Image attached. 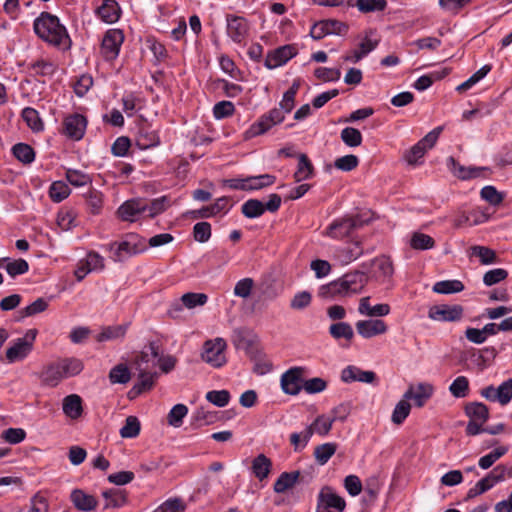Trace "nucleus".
<instances>
[{
  "instance_id": "f257e3e1",
  "label": "nucleus",
  "mask_w": 512,
  "mask_h": 512,
  "mask_svg": "<svg viewBox=\"0 0 512 512\" xmlns=\"http://www.w3.org/2000/svg\"><path fill=\"white\" fill-rule=\"evenodd\" d=\"M369 277L365 272L353 271L319 287L317 296L325 301L352 297L360 294L367 285Z\"/></svg>"
},
{
  "instance_id": "f03ea898",
  "label": "nucleus",
  "mask_w": 512,
  "mask_h": 512,
  "mask_svg": "<svg viewBox=\"0 0 512 512\" xmlns=\"http://www.w3.org/2000/svg\"><path fill=\"white\" fill-rule=\"evenodd\" d=\"M33 29L35 34L48 44L63 50L71 48V38L57 16L49 12H42L34 20Z\"/></svg>"
},
{
  "instance_id": "7ed1b4c3",
  "label": "nucleus",
  "mask_w": 512,
  "mask_h": 512,
  "mask_svg": "<svg viewBox=\"0 0 512 512\" xmlns=\"http://www.w3.org/2000/svg\"><path fill=\"white\" fill-rule=\"evenodd\" d=\"M147 249L145 238L136 233H128L120 241L107 245L111 253L110 258L114 262H124L132 256L140 254Z\"/></svg>"
},
{
  "instance_id": "20e7f679",
  "label": "nucleus",
  "mask_w": 512,
  "mask_h": 512,
  "mask_svg": "<svg viewBox=\"0 0 512 512\" xmlns=\"http://www.w3.org/2000/svg\"><path fill=\"white\" fill-rule=\"evenodd\" d=\"M282 199L278 194H270L266 203L258 199H249L241 206L242 214L249 219L258 218L262 216L265 211L276 212L281 206Z\"/></svg>"
},
{
  "instance_id": "39448f33",
  "label": "nucleus",
  "mask_w": 512,
  "mask_h": 512,
  "mask_svg": "<svg viewBox=\"0 0 512 512\" xmlns=\"http://www.w3.org/2000/svg\"><path fill=\"white\" fill-rule=\"evenodd\" d=\"M285 112L281 108H273L268 113L262 115L255 123H253L244 133L245 139H251L262 135L270 130L273 126L283 122Z\"/></svg>"
},
{
  "instance_id": "423d86ee",
  "label": "nucleus",
  "mask_w": 512,
  "mask_h": 512,
  "mask_svg": "<svg viewBox=\"0 0 512 512\" xmlns=\"http://www.w3.org/2000/svg\"><path fill=\"white\" fill-rule=\"evenodd\" d=\"M225 348L226 342L223 338L208 340L204 343L201 358L211 366L219 368L226 363Z\"/></svg>"
},
{
  "instance_id": "0eeeda50",
  "label": "nucleus",
  "mask_w": 512,
  "mask_h": 512,
  "mask_svg": "<svg viewBox=\"0 0 512 512\" xmlns=\"http://www.w3.org/2000/svg\"><path fill=\"white\" fill-rule=\"evenodd\" d=\"M249 32L250 24L246 18L233 14L226 16V33L234 43H244Z\"/></svg>"
},
{
  "instance_id": "6e6552de",
  "label": "nucleus",
  "mask_w": 512,
  "mask_h": 512,
  "mask_svg": "<svg viewBox=\"0 0 512 512\" xmlns=\"http://www.w3.org/2000/svg\"><path fill=\"white\" fill-rule=\"evenodd\" d=\"M361 226V221L357 216H344L335 219L325 231V235L333 239H342Z\"/></svg>"
},
{
  "instance_id": "1a4fd4ad",
  "label": "nucleus",
  "mask_w": 512,
  "mask_h": 512,
  "mask_svg": "<svg viewBox=\"0 0 512 512\" xmlns=\"http://www.w3.org/2000/svg\"><path fill=\"white\" fill-rule=\"evenodd\" d=\"M304 368L295 366L285 371L280 378L282 391L287 395H298L303 389Z\"/></svg>"
},
{
  "instance_id": "9d476101",
  "label": "nucleus",
  "mask_w": 512,
  "mask_h": 512,
  "mask_svg": "<svg viewBox=\"0 0 512 512\" xmlns=\"http://www.w3.org/2000/svg\"><path fill=\"white\" fill-rule=\"evenodd\" d=\"M36 330H29L23 338H18L6 350V358L10 363L24 359L32 350Z\"/></svg>"
},
{
  "instance_id": "9b49d317",
  "label": "nucleus",
  "mask_w": 512,
  "mask_h": 512,
  "mask_svg": "<svg viewBox=\"0 0 512 512\" xmlns=\"http://www.w3.org/2000/svg\"><path fill=\"white\" fill-rule=\"evenodd\" d=\"M480 395L488 401L507 405L512 399V378L502 382L498 387L490 385L482 388Z\"/></svg>"
},
{
  "instance_id": "f8f14e48",
  "label": "nucleus",
  "mask_w": 512,
  "mask_h": 512,
  "mask_svg": "<svg viewBox=\"0 0 512 512\" xmlns=\"http://www.w3.org/2000/svg\"><path fill=\"white\" fill-rule=\"evenodd\" d=\"M464 309L461 305H434L428 311V317L434 321L456 322L462 319Z\"/></svg>"
},
{
  "instance_id": "ddd939ff",
  "label": "nucleus",
  "mask_w": 512,
  "mask_h": 512,
  "mask_svg": "<svg viewBox=\"0 0 512 512\" xmlns=\"http://www.w3.org/2000/svg\"><path fill=\"white\" fill-rule=\"evenodd\" d=\"M124 35L119 29L108 30L102 40L101 51L105 59L114 60L120 51Z\"/></svg>"
},
{
  "instance_id": "4468645a",
  "label": "nucleus",
  "mask_w": 512,
  "mask_h": 512,
  "mask_svg": "<svg viewBox=\"0 0 512 512\" xmlns=\"http://www.w3.org/2000/svg\"><path fill=\"white\" fill-rule=\"evenodd\" d=\"M87 126L86 118L80 114L67 116L63 121V133L72 140H80Z\"/></svg>"
},
{
  "instance_id": "2eb2a0df",
  "label": "nucleus",
  "mask_w": 512,
  "mask_h": 512,
  "mask_svg": "<svg viewBox=\"0 0 512 512\" xmlns=\"http://www.w3.org/2000/svg\"><path fill=\"white\" fill-rule=\"evenodd\" d=\"M317 505L319 508L335 509L337 512H342L346 507V502L333 488L324 486L318 494Z\"/></svg>"
},
{
  "instance_id": "dca6fc26",
  "label": "nucleus",
  "mask_w": 512,
  "mask_h": 512,
  "mask_svg": "<svg viewBox=\"0 0 512 512\" xmlns=\"http://www.w3.org/2000/svg\"><path fill=\"white\" fill-rule=\"evenodd\" d=\"M145 200L136 198L125 201L117 210L118 216L123 221L134 222L146 213Z\"/></svg>"
},
{
  "instance_id": "f3484780",
  "label": "nucleus",
  "mask_w": 512,
  "mask_h": 512,
  "mask_svg": "<svg viewBox=\"0 0 512 512\" xmlns=\"http://www.w3.org/2000/svg\"><path fill=\"white\" fill-rule=\"evenodd\" d=\"M371 266V277L382 283L389 280L394 273L392 260L386 255L374 258L371 261Z\"/></svg>"
},
{
  "instance_id": "a211bd4d",
  "label": "nucleus",
  "mask_w": 512,
  "mask_h": 512,
  "mask_svg": "<svg viewBox=\"0 0 512 512\" xmlns=\"http://www.w3.org/2000/svg\"><path fill=\"white\" fill-rule=\"evenodd\" d=\"M297 54L293 45H284L269 53L265 59V66L269 69L276 68L288 62Z\"/></svg>"
},
{
  "instance_id": "6ab92c4d",
  "label": "nucleus",
  "mask_w": 512,
  "mask_h": 512,
  "mask_svg": "<svg viewBox=\"0 0 512 512\" xmlns=\"http://www.w3.org/2000/svg\"><path fill=\"white\" fill-rule=\"evenodd\" d=\"M434 393V387L429 383H418L417 385H411L404 393V398L413 400L417 407L425 405Z\"/></svg>"
},
{
  "instance_id": "aec40b11",
  "label": "nucleus",
  "mask_w": 512,
  "mask_h": 512,
  "mask_svg": "<svg viewBox=\"0 0 512 512\" xmlns=\"http://www.w3.org/2000/svg\"><path fill=\"white\" fill-rule=\"evenodd\" d=\"M334 419L327 417L325 415L318 416L312 424L307 426L303 431V443L302 446H306L309 442L310 438L314 433L325 436L327 435L333 425Z\"/></svg>"
},
{
  "instance_id": "412c9836",
  "label": "nucleus",
  "mask_w": 512,
  "mask_h": 512,
  "mask_svg": "<svg viewBox=\"0 0 512 512\" xmlns=\"http://www.w3.org/2000/svg\"><path fill=\"white\" fill-rule=\"evenodd\" d=\"M364 253L359 240H355L344 246L338 247L334 252V257L340 264L347 265L358 259Z\"/></svg>"
},
{
  "instance_id": "4be33fe9",
  "label": "nucleus",
  "mask_w": 512,
  "mask_h": 512,
  "mask_svg": "<svg viewBox=\"0 0 512 512\" xmlns=\"http://www.w3.org/2000/svg\"><path fill=\"white\" fill-rule=\"evenodd\" d=\"M136 370L138 371V381L128 393L130 398H134L143 392L152 389L155 378L157 377V373L147 371V367H141L140 364L139 367H136Z\"/></svg>"
},
{
  "instance_id": "5701e85b",
  "label": "nucleus",
  "mask_w": 512,
  "mask_h": 512,
  "mask_svg": "<svg viewBox=\"0 0 512 512\" xmlns=\"http://www.w3.org/2000/svg\"><path fill=\"white\" fill-rule=\"evenodd\" d=\"M356 329L363 338H372L387 332L388 327L381 319L359 320L356 322Z\"/></svg>"
},
{
  "instance_id": "b1692460",
  "label": "nucleus",
  "mask_w": 512,
  "mask_h": 512,
  "mask_svg": "<svg viewBox=\"0 0 512 512\" xmlns=\"http://www.w3.org/2000/svg\"><path fill=\"white\" fill-rule=\"evenodd\" d=\"M341 380L345 383L362 382L373 383L376 380V374L373 371H365L361 368L349 365L341 372Z\"/></svg>"
},
{
  "instance_id": "393cba45",
  "label": "nucleus",
  "mask_w": 512,
  "mask_h": 512,
  "mask_svg": "<svg viewBox=\"0 0 512 512\" xmlns=\"http://www.w3.org/2000/svg\"><path fill=\"white\" fill-rule=\"evenodd\" d=\"M63 413L70 419H79L83 414L82 398L77 394H70L63 399Z\"/></svg>"
},
{
  "instance_id": "a878e982",
  "label": "nucleus",
  "mask_w": 512,
  "mask_h": 512,
  "mask_svg": "<svg viewBox=\"0 0 512 512\" xmlns=\"http://www.w3.org/2000/svg\"><path fill=\"white\" fill-rule=\"evenodd\" d=\"M70 499L80 511H92L98 503L93 495L87 494L81 489H74L71 492Z\"/></svg>"
},
{
  "instance_id": "bb28decb",
  "label": "nucleus",
  "mask_w": 512,
  "mask_h": 512,
  "mask_svg": "<svg viewBox=\"0 0 512 512\" xmlns=\"http://www.w3.org/2000/svg\"><path fill=\"white\" fill-rule=\"evenodd\" d=\"M358 312L369 317H383L390 313V306L385 303L371 306L370 297H363L360 299Z\"/></svg>"
},
{
  "instance_id": "cd10ccee",
  "label": "nucleus",
  "mask_w": 512,
  "mask_h": 512,
  "mask_svg": "<svg viewBox=\"0 0 512 512\" xmlns=\"http://www.w3.org/2000/svg\"><path fill=\"white\" fill-rule=\"evenodd\" d=\"M329 334L331 337L336 340H345L346 344L344 346H349L351 341L354 338V330L352 326L347 322H336L330 325Z\"/></svg>"
},
{
  "instance_id": "c85d7f7f",
  "label": "nucleus",
  "mask_w": 512,
  "mask_h": 512,
  "mask_svg": "<svg viewBox=\"0 0 512 512\" xmlns=\"http://www.w3.org/2000/svg\"><path fill=\"white\" fill-rule=\"evenodd\" d=\"M160 144V138L155 130L148 127H142L139 129L136 137V145L141 150H146L152 147H156Z\"/></svg>"
},
{
  "instance_id": "c756f323",
  "label": "nucleus",
  "mask_w": 512,
  "mask_h": 512,
  "mask_svg": "<svg viewBox=\"0 0 512 512\" xmlns=\"http://www.w3.org/2000/svg\"><path fill=\"white\" fill-rule=\"evenodd\" d=\"M42 382L45 385L55 387L65 379L58 361L48 364L41 373Z\"/></svg>"
},
{
  "instance_id": "7c9ffc66",
  "label": "nucleus",
  "mask_w": 512,
  "mask_h": 512,
  "mask_svg": "<svg viewBox=\"0 0 512 512\" xmlns=\"http://www.w3.org/2000/svg\"><path fill=\"white\" fill-rule=\"evenodd\" d=\"M448 166L453 174L462 180L477 178L480 176L481 171L487 170V168H466L460 165L453 157L448 158Z\"/></svg>"
},
{
  "instance_id": "2f4dec72",
  "label": "nucleus",
  "mask_w": 512,
  "mask_h": 512,
  "mask_svg": "<svg viewBox=\"0 0 512 512\" xmlns=\"http://www.w3.org/2000/svg\"><path fill=\"white\" fill-rule=\"evenodd\" d=\"M465 414L469 420L486 423L489 419V409L482 402H471L465 406Z\"/></svg>"
},
{
  "instance_id": "473e14b6",
  "label": "nucleus",
  "mask_w": 512,
  "mask_h": 512,
  "mask_svg": "<svg viewBox=\"0 0 512 512\" xmlns=\"http://www.w3.org/2000/svg\"><path fill=\"white\" fill-rule=\"evenodd\" d=\"M102 496L105 500L104 509L120 508L127 501V496H126L125 491H123L121 489H117V488H112V489L103 491Z\"/></svg>"
},
{
  "instance_id": "72a5a7b5",
  "label": "nucleus",
  "mask_w": 512,
  "mask_h": 512,
  "mask_svg": "<svg viewBox=\"0 0 512 512\" xmlns=\"http://www.w3.org/2000/svg\"><path fill=\"white\" fill-rule=\"evenodd\" d=\"M251 468L254 476L262 481L268 477L272 468V462L266 455L259 454L253 459Z\"/></svg>"
},
{
  "instance_id": "f704fd0d",
  "label": "nucleus",
  "mask_w": 512,
  "mask_h": 512,
  "mask_svg": "<svg viewBox=\"0 0 512 512\" xmlns=\"http://www.w3.org/2000/svg\"><path fill=\"white\" fill-rule=\"evenodd\" d=\"M276 177L272 174H261L246 177V191H257L272 186Z\"/></svg>"
},
{
  "instance_id": "c9c22d12",
  "label": "nucleus",
  "mask_w": 512,
  "mask_h": 512,
  "mask_svg": "<svg viewBox=\"0 0 512 512\" xmlns=\"http://www.w3.org/2000/svg\"><path fill=\"white\" fill-rule=\"evenodd\" d=\"M231 341L236 349L248 351L253 345L251 333L246 328H236L232 331Z\"/></svg>"
},
{
  "instance_id": "e433bc0d",
  "label": "nucleus",
  "mask_w": 512,
  "mask_h": 512,
  "mask_svg": "<svg viewBox=\"0 0 512 512\" xmlns=\"http://www.w3.org/2000/svg\"><path fill=\"white\" fill-rule=\"evenodd\" d=\"M57 361L65 378L80 374L84 368L82 360L75 357L62 358Z\"/></svg>"
},
{
  "instance_id": "4c0bfd02",
  "label": "nucleus",
  "mask_w": 512,
  "mask_h": 512,
  "mask_svg": "<svg viewBox=\"0 0 512 512\" xmlns=\"http://www.w3.org/2000/svg\"><path fill=\"white\" fill-rule=\"evenodd\" d=\"M314 167L308 156L304 153H301L298 156V165L297 169L294 173V179L296 182H301L307 179H310L313 176Z\"/></svg>"
},
{
  "instance_id": "58836bf2",
  "label": "nucleus",
  "mask_w": 512,
  "mask_h": 512,
  "mask_svg": "<svg viewBox=\"0 0 512 512\" xmlns=\"http://www.w3.org/2000/svg\"><path fill=\"white\" fill-rule=\"evenodd\" d=\"M99 17L106 23H114L119 19V7L114 0H105L97 9Z\"/></svg>"
},
{
  "instance_id": "ea45409f",
  "label": "nucleus",
  "mask_w": 512,
  "mask_h": 512,
  "mask_svg": "<svg viewBox=\"0 0 512 512\" xmlns=\"http://www.w3.org/2000/svg\"><path fill=\"white\" fill-rule=\"evenodd\" d=\"M171 205V201L168 196H161L159 198L153 199L150 203L145 201V208L147 216L150 218H154L157 215L166 211Z\"/></svg>"
},
{
  "instance_id": "a19ab883",
  "label": "nucleus",
  "mask_w": 512,
  "mask_h": 512,
  "mask_svg": "<svg viewBox=\"0 0 512 512\" xmlns=\"http://www.w3.org/2000/svg\"><path fill=\"white\" fill-rule=\"evenodd\" d=\"M227 206H228V198H226V197L218 198L215 201V203H213L212 205L203 207L200 210L196 211L195 217L209 218V217L215 216L222 211H227L228 210Z\"/></svg>"
},
{
  "instance_id": "79ce46f5",
  "label": "nucleus",
  "mask_w": 512,
  "mask_h": 512,
  "mask_svg": "<svg viewBox=\"0 0 512 512\" xmlns=\"http://www.w3.org/2000/svg\"><path fill=\"white\" fill-rule=\"evenodd\" d=\"M299 476V471L283 472L274 483V491L276 493L285 492L286 490L294 486Z\"/></svg>"
},
{
  "instance_id": "37998d69",
  "label": "nucleus",
  "mask_w": 512,
  "mask_h": 512,
  "mask_svg": "<svg viewBox=\"0 0 512 512\" xmlns=\"http://www.w3.org/2000/svg\"><path fill=\"white\" fill-rule=\"evenodd\" d=\"M337 450V444L328 442L316 446L314 449V457L319 465H325L329 459L335 454Z\"/></svg>"
},
{
  "instance_id": "c03bdc74",
  "label": "nucleus",
  "mask_w": 512,
  "mask_h": 512,
  "mask_svg": "<svg viewBox=\"0 0 512 512\" xmlns=\"http://www.w3.org/2000/svg\"><path fill=\"white\" fill-rule=\"evenodd\" d=\"M433 291L438 294H453L464 290V284L460 280H443L433 285Z\"/></svg>"
},
{
  "instance_id": "a18cd8bd",
  "label": "nucleus",
  "mask_w": 512,
  "mask_h": 512,
  "mask_svg": "<svg viewBox=\"0 0 512 512\" xmlns=\"http://www.w3.org/2000/svg\"><path fill=\"white\" fill-rule=\"evenodd\" d=\"M373 31L370 30L366 32L365 38L359 44L358 49L354 50V61H360L362 58L367 56L370 52H372L378 45V40H373L371 35Z\"/></svg>"
},
{
  "instance_id": "49530a36",
  "label": "nucleus",
  "mask_w": 512,
  "mask_h": 512,
  "mask_svg": "<svg viewBox=\"0 0 512 512\" xmlns=\"http://www.w3.org/2000/svg\"><path fill=\"white\" fill-rule=\"evenodd\" d=\"M22 118L34 132H40L43 130V121L41 120L38 111L34 108H24L22 111Z\"/></svg>"
},
{
  "instance_id": "de8ad7c7",
  "label": "nucleus",
  "mask_w": 512,
  "mask_h": 512,
  "mask_svg": "<svg viewBox=\"0 0 512 512\" xmlns=\"http://www.w3.org/2000/svg\"><path fill=\"white\" fill-rule=\"evenodd\" d=\"M508 452V447L500 446L492 450L490 453L482 456L478 465L481 469L486 470L493 466V464L499 460L502 456H504Z\"/></svg>"
},
{
  "instance_id": "09e8293b",
  "label": "nucleus",
  "mask_w": 512,
  "mask_h": 512,
  "mask_svg": "<svg viewBox=\"0 0 512 512\" xmlns=\"http://www.w3.org/2000/svg\"><path fill=\"white\" fill-rule=\"evenodd\" d=\"M127 331L126 325L107 326L97 336V341H109L124 337Z\"/></svg>"
},
{
  "instance_id": "8fccbe9b",
  "label": "nucleus",
  "mask_w": 512,
  "mask_h": 512,
  "mask_svg": "<svg viewBox=\"0 0 512 512\" xmlns=\"http://www.w3.org/2000/svg\"><path fill=\"white\" fill-rule=\"evenodd\" d=\"M130 379L131 373L125 364H118L109 372V380L112 384H126Z\"/></svg>"
},
{
  "instance_id": "3c124183",
  "label": "nucleus",
  "mask_w": 512,
  "mask_h": 512,
  "mask_svg": "<svg viewBox=\"0 0 512 512\" xmlns=\"http://www.w3.org/2000/svg\"><path fill=\"white\" fill-rule=\"evenodd\" d=\"M411 411V405L409 400L402 398L395 406L391 420L396 425H401L404 420L409 416Z\"/></svg>"
},
{
  "instance_id": "603ef678",
  "label": "nucleus",
  "mask_w": 512,
  "mask_h": 512,
  "mask_svg": "<svg viewBox=\"0 0 512 512\" xmlns=\"http://www.w3.org/2000/svg\"><path fill=\"white\" fill-rule=\"evenodd\" d=\"M13 155L21 162L25 164L31 163L35 158V152L33 148L25 143L15 144L12 148Z\"/></svg>"
},
{
  "instance_id": "864d4df0",
  "label": "nucleus",
  "mask_w": 512,
  "mask_h": 512,
  "mask_svg": "<svg viewBox=\"0 0 512 512\" xmlns=\"http://www.w3.org/2000/svg\"><path fill=\"white\" fill-rule=\"evenodd\" d=\"M340 138L348 147L360 146L363 139L361 132L354 127L344 128L341 131Z\"/></svg>"
},
{
  "instance_id": "5fc2aeb1",
  "label": "nucleus",
  "mask_w": 512,
  "mask_h": 512,
  "mask_svg": "<svg viewBox=\"0 0 512 512\" xmlns=\"http://www.w3.org/2000/svg\"><path fill=\"white\" fill-rule=\"evenodd\" d=\"M71 193L69 186L63 181H55L49 188V196L54 202H61Z\"/></svg>"
},
{
  "instance_id": "6e6d98bb",
  "label": "nucleus",
  "mask_w": 512,
  "mask_h": 512,
  "mask_svg": "<svg viewBox=\"0 0 512 512\" xmlns=\"http://www.w3.org/2000/svg\"><path fill=\"white\" fill-rule=\"evenodd\" d=\"M30 69L35 75L52 76L57 69V65L52 61L40 59L32 63Z\"/></svg>"
},
{
  "instance_id": "4d7b16f0",
  "label": "nucleus",
  "mask_w": 512,
  "mask_h": 512,
  "mask_svg": "<svg viewBox=\"0 0 512 512\" xmlns=\"http://www.w3.org/2000/svg\"><path fill=\"white\" fill-rule=\"evenodd\" d=\"M355 6L362 13L383 11L386 6V0H356Z\"/></svg>"
},
{
  "instance_id": "13d9d810",
  "label": "nucleus",
  "mask_w": 512,
  "mask_h": 512,
  "mask_svg": "<svg viewBox=\"0 0 512 512\" xmlns=\"http://www.w3.org/2000/svg\"><path fill=\"white\" fill-rule=\"evenodd\" d=\"M188 408L184 404H176L168 413L167 420L169 425L173 427H180L183 423V418L187 415Z\"/></svg>"
},
{
  "instance_id": "bf43d9fd",
  "label": "nucleus",
  "mask_w": 512,
  "mask_h": 512,
  "mask_svg": "<svg viewBox=\"0 0 512 512\" xmlns=\"http://www.w3.org/2000/svg\"><path fill=\"white\" fill-rule=\"evenodd\" d=\"M208 296L204 293H185L181 297L182 304L188 308L193 309L197 306H203L207 303Z\"/></svg>"
},
{
  "instance_id": "052dcab7",
  "label": "nucleus",
  "mask_w": 512,
  "mask_h": 512,
  "mask_svg": "<svg viewBox=\"0 0 512 512\" xmlns=\"http://www.w3.org/2000/svg\"><path fill=\"white\" fill-rule=\"evenodd\" d=\"M469 391V381L465 376H458L449 386V392L456 398H464Z\"/></svg>"
},
{
  "instance_id": "680f3d73",
  "label": "nucleus",
  "mask_w": 512,
  "mask_h": 512,
  "mask_svg": "<svg viewBox=\"0 0 512 512\" xmlns=\"http://www.w3.org/2000/svg\"><path fill=\"white\" fill-rule=\"evenodd\" d=\"M86 202L91 213L98 214L102 208L103 195L100 191L91 188L85 194Z\"/></svg>"
},
{
  "instance_id": "e2e57ef3",
  "label": "nucleus",
  "mask_w": 512,
  "mask_h": 512,
  "mask_svg": "<svg viewBox=\"0 0 512 512\" xmlns=\"http://www.w3.org/2000/svg\"><path fill=\"white\" fill-rule=\"evenodd\" d=\"M66 179L71 185L75 187L85 186L92 182L89 174L76 169H68L66 171Z\"/></svg>"
},
{
  "instance_id": "0e129e2a",
  "label": "nucleus",
  "mask_w": 512,
  "mask_h": 512,
  "mask_svg": "<svg viewBox=\"0 0 512 512\" xmlns=\"http://www.w3.org/2000/svg\"><path fill=\"white\" fill-rule=\"evenodd\" d=\"M140 433V422L135 416L126 418L124 426L120 429L123 438H134Z\"/></svg>"
},
{
  "instance_id": "69168bd1",
  "label": "nucleus",
  "mask_w": 512,
  "mask_h": 512,
  "mask_svg": "<svg viewBox=\"0 0 512 512\" xmlns=\"http://www.w3.org/2000/svg\"><path fill=\"white\" fill-rule=\"evenodd\" d=\"M434 240L427 234L414 233L410 240V245L416 250H427L434 246Z\"/></svg>"
},
{
  "instance_id": "338daca9",
  "label": "nucleus",
  "mask_w": 512,
  "mask_h": 512,
  "mask_svg": "<svg viewBox=\"0 0 512 512\" xmlns=\"http://www.w3.org/2000/svg\"><path fill=\"white\" fill-rule=\"evenodd\" d=\"M471 252L472 255L479 257L484 265L492 264L496 261L495 251L488 247L476 245L471 247Z\"/></svg>"
},
{
  "instance_id": "774afa93",
  "label": "nucleus",
  "mask_w": 512,
  "mask_h": 512,
  "mask_svg": "<svg viewBox=\"0 0 512 512\" xmlns=\"http://www.w3.org/2000/svg\"><path fill=\"white\" fill-rule=\"evenodd\" d=\"M359 164V159L356 155L349 154L342 157H339L335 160L334 166L335 168L349 172L355 169Z\"/></svg>"
}]
</instances>
